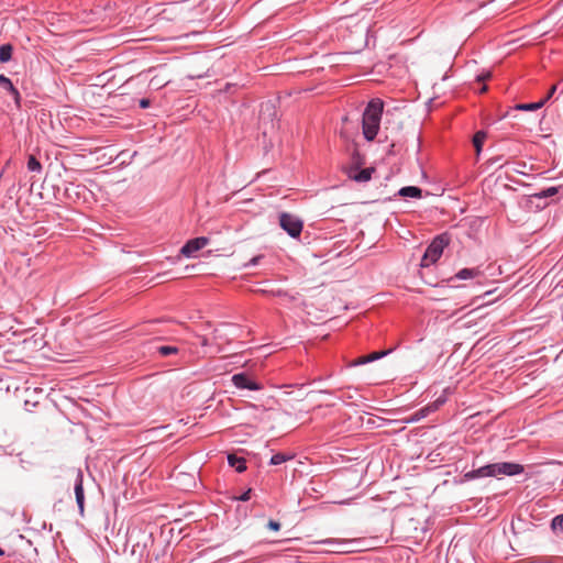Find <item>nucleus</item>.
<instances>
[{
  "label": "nucleus",
  "instance_id": "nucleus-1",
  "mask_svg": "<svg viewBox=\"0 0 563 563\" xmlns=\"http://www.w3.org/2000/svg\"><path fill=\"white\" fill-rule=\"evenodd\" d=\"M384 103L379 99L369 101L363 113V134L367 141H373L379 130Z\"/></svg>",
  "mask_w": 563,
  "mask_h": 563
},
{
  "label": "nucleus",
  "instance_id": "nucleus-2",
  "mask_svg": "<svg viewBox=\"0 0 563 563\" xmlns=\"http://www.w3.org/2000/svg\"><path fill=\"white\" fill-rule=\"evenodd\" d=\"M523 471V466L516 463H494L482 466L475 471L468 472L465 477H485V476H497V475H517Z\"/></svg>",
  "mask_w": 563,
  "mask_h": 563
},
{
  "label": "nucleus",
  "instance_id": "nucleus-3",
  "mask_svg": "<svg viewBox=\"0 0 563 563\" xmlns=\"http://www.w3.org/2000/svg\"><path fill=\"white\" fill-rule=\"evenodd\" d=\"M449 243L450 239L446 234H441L434 238L421 258V267H428L431 264H434L441 257L444 247L448 246Z\"/></svg>",
  "mask_w": 563,
  "mask_h": 563
},
{
  "label": "nucleus",
  "instance_id": "nucleus-4",
  "mask_svg": "<svg viewBox=\"0 0 563 563\" xmlns=\"http://www.w3.org/2000/svg\"><path fill=\"white\" fill-rule=\"evenodd\" d=\"M279 225L291 238H298L302 231V221L295 214L283 212L279 216Z\"/></svg>",
  "mask_w": 563,
  "mask_h": 563
},
{
  "label": "nucleus",
  "instance_id": "nucleus-5",
  "mask_svg": "<svg viewBox=\"0 0 563 563\" xmlns=\"http://www.w3.org/2000/svg\"><path fill=\"white\" fill-rule=\"evenodd\" d=\"M208 244L209 239L206 236L191 239L180 249V254L186 257H190L195 252H198Z\"/></svg>",
  "mask_w": 563,
  "mask_h": 563
},
{
  "label": "nucleus",
  "instance_id": "nucleus-6",
  "mask_svg": "<svg viewBox=\"0 0 563 563\" xmlns=\"http://www.w3.org/2000/svg\"><path fill=\"white\" fill-rule=\"evenodd\" d=\"M232 383L234 384L235 387L241 388V389L246 388L250 390H258L262 388L256 382L251 379L244 373H239V374L233 375Z\"/></svg>",
  "mask_w": 563,
  "mask_h": 563
},
{
  "label": "nucleus",
  "instance_id": "nucleus-7",
  "mask_svg": "<svg viewBox=\"0 0 563 563\" xmlns=\"http://www.w3.org/2000/svg\"><path fill=\"white\" fill-rule=\"evenodd\" d=\"M443 401L437 400L435 402L421 408L409 418L405 419V422L412 423L426 418L430 412L437 410Z\"/></svg>",
  "mask_w": 563,
  "mask_h": 563
},
{
  "label": "nucleus",
  "instance_id": "nucleus-8",
  "mask_svg": "<svg viewBox=\"0 0 563 563\" xmlns=\"http://www.w3.org/2000/svg\"><path fill=\"white\" fill-rule=\"evenodd\" d=\"M388 353H389V351L373 352L368 355L361 356V357H357V358L351 361L349 363V366L352 367V366L363 365V364L379 360L380 357L387 355Z\"/></svg>",
  "mask_w": 563,
  "mask_h": 563
},
{
  "label": "nucleus",
  "instance_id": "nucleus-9",
  "mask_svg": "<svg viewBox=\"0 0 563 563\" xmlns=\"http://www.w3.org/2000/svg\"><path fill=\"white\" fill-rule=\"evenodd\" d=\"M75 496L76 501L79 507V511L82 515L84 514V504H85V495H84V487H82V477L79 475L77 477L76 484H75Z\"/></svg>",
  "mask_w": 563,
  "mask_h": 563
},
{
  "label": "nucleus",
  "instance_id": "nucleus-10",
  "mask_svg": "<svg viewBox=\"0 0 563 563\" xmlns=\"http://www.w3.org/2000/svg\"><path fill=\"white\" fill-rule=\"evenodd\" d=\"M0 86L7 89L14 97L15 103L20 106V93L7 76L0 75Z\"/></svg>",
  "mask_w": 563,
  "mask_h": 563
},
{
  "label": "nucleus",
  "instance_id": "nucleus-11",
  "mask_svg": "<svg viewBox=\"0 0 563 563\" xmlns=\"http://www.w3.org/2000/svg\"><path fill=\"white\" fill-rule=\"evenodd\" d=\"M228 462H229V465L232 467H235V470L239 473H242L246 470L245 460L243 457H238L234 454H230L228 456Z\"/></svg>",
  "mask_w": 563,
  "mask_h": 563
},
{
  "label": "nucleus",
  "instance_id": "nucleus-12",
  "mask_svg": "<svg viewBox=\"0 0 563 563\" xmlns=\"http://www.w3.org/2000/svg\"><path fill=\"white\" fill-rule=\"evenodd\" d=\"M399 195L402 197L421 198L422 190L416 186H407V187H402L399 190Z\"/></svg>",
  "mask_w": 563,
  "mask_h": 563
},
{
  "label": "nucleus",
  "instance_id": "nucleus-13",
  "mask_svg": "<svg viewBox=\"0 0 563 563\" xmlns=\"http://www.w3.org/2000/svg\"><path fill=\"white\" fill-rule=\"evenodd\" d=\"M545 104V100H540L538 102H531V103H518L515 106L516 110L520 111H536L541 109Z\"/></svg>",
  "mask_w": 563,
  "mask_h": 563
},
{
  "label": "nucleus",
  "instance_id": "nucleus-14",
  "mask_svg": "<svg viewBox=\"0 0 563 563\" xmlns=\"http://www.w3.org/2000/svg\"><path fill=\"white\" fill-rule=\"evenodd\" d=\"M168 82H169V79L167 78V76L155 75L151 79L150 86L155 88V89H161L164 86H166Z\"/></svg>",
  "mask_w": 563,
  "mask_h": 563
},
{
  "label": "nucleus",
  "instance_id": "nucleus-15",
  "mask_svg": "<svg viewBox=\"0 0 563 563\" xmlns=\"http://www.w3.org/2000/svg\"><path fill=\"white\" fill-rule=\"evenodd\" d=\"M485 139H486V133L484 131H478L475 133V135L473 137V145H474L477 154L481 153Z\"/></svg>",
  "mask_w": 563,
  "mask_h": 563
},
{
  "label": "nucleus",
  "instance_id": "nucleus-16",
  "mask_svg": "<svg viewBox=\"0 0 563 563\" xmlns=\"http://www.w3.org/2000/svg\"><path fill=\"white\" fill-rule=\"evenodd\" d=\"M373 168H364L357 174L353 175L352 178L356 181H368L372 178Z\"/></svg>",
  "mask_w": 563,
  "mask_h": 563
},
{
  "label": "nucleus",
  "instance_id": "nucleus-17",
  "mask_svg": "<svg viewBox=\"0 0 563 563\" xmlns=\"http://www.w3.org/2000/svg\"><path fill=\"white\" fill-rule=\"evenodd\" d=\"M12 46L10 44H4L0 46V62L7 63L11 59L12 56Z\"/></svg>",
  "mask_w": 563,
  "mask_h": 563
},
{
  "label": "nucleus",
  "instance_id": "nucleus-18",
  "mask_svg": "<svg viewBox=\"0 0 563 563\" xmlns=\"http://www.w3.org/2000/svg\"><path fill=\"white\" fill-rule=\"evenodd\" d=\"M478 274V271L476 269H473V268H463L461 269L457 274H456V277L459 279H468V278H473L475 276H477Z\"/></svg>",
  "mask_w": 563,
  "mask_h": 563
},
{
  "label": "nucleus",
  "instance_id": "nucleus-19",
  "mask_svg": "<svg viewBox=\"0 0 563 563\" xmlns=\"http://www.w3.org/2000/svg\"><path fill=\"white\" fill-rule=\"evenodd\" d=\"M324 542L328 544L335 545V548L333 550L335 552H349V550H345V548H344L347 544V542L344 540L330 539Z\"/></svg>",
  "mask_w": 563,
  "mask_h": 563
},
{
  "label": "nucleus",
  "instance_id": "nucleus-20",
  "mask_svg": "<svg viewBox=\"0 0 563 563\" xmlns=\"http://www.w3.org/2000/svg\"><path fill=\"white\" fill-rule=\"evenodd\" d=\"M291 459H292L291 455H287L285 453H277V454L272 456L271 464L272 465H279V464L285 463V462H287V461H289Z\"/></svg>",
  "mask_w": 563,
  "mask_h": 563
},
{
  "label": "nucleus",
  "instance_id": "nucleus-21",
  "mask_svg": "<svg viewBox=\"0 0 563 563\" xmlns=\"http://www.w3.org/2000/svg\"><path fill=\"white\" fill-rule=\"evenodd\" d=\"M27 168L31 172H41L42 165L41 163L35 158V156L31 155L27 161Z\"/></svg>",
  "mask_w": 563,
  "mask_h": 563
},
{
  "label": "nucleus",
  "instance_id": "nucleus-22",
  "mask_svg": "<svg viewBox=\"0 0 563 563\" xmlns=\"http://www.w3.org/2000/svg\"><path fill=\"white\" fill-rule=\"evenodd\" d=\"M558 192H559L558 187H550L548 189L542 190L539 194H536L534 196L538 198H548V197H552V196L556 195Z\"/></svg>",
  "mask_w": 563,
  "mask_h": 563
},
{
  "label": "nucleus",
  "instance_id": "nucleus-23",
  "mask_svg": "<svg viewBox=\"0 0 563 563\" xmlns=\"http://www.w3.org/2000/svg\"><path fill=\"white\" fill-rule=\"evenodd\" d=\"M158 353L162 356H168V355H172V354H177L178 353V349L176 346H168V345L159 346L158 347Z\"/></svg>",
  "mask_w": 563,
  "mask_h": 563
},
{
  "label": "nucleus",
  "instance_id": "nucleus-24",
  "mask_svg": "<svg viewBox=\"0 0 563 563\" xmlns=\"http://www.w3.org/2000/svg\"><path fill=\"white\" fill-rule=\"evenodd\" d=\"M551 527L553 531L562 530L563 529V515L555 516L552 519Z\"/></svg>",
  "mask_w": 563,
  "mask_h": 563
},
{
  "label": "nucleus",
  "instance_id": "nucleus-25",
  "mask_svg": "<svg viewBox=\"0 0 563 563\" xmlns=\"http://www.w3.org/2000/svg\"><path fill=\"white\" fill-rule=\"evenodd\" d=\"M267 527L273 531H278L280 529V523L275 520H269Z\"/></svg>",
  "mask_w": 563,
  "mask_h": 563
},
{
  "label": "nucleus",
  "instance_id": "nucleus-26",
  "mask_svg": "<svg viewBox=\"0 0 563 563\" xmlns=\"http://www.w3.org/2000/svg\"><path fill=\"white\" fill-rule=\"evenodd\" d=\"M556 88H558V86H556V85H553V86L550 88V90H549V92L547 93V96H545L542 100H545V102H547L550 98H552V96H553V95L555 93V91H556Z\"/></svg>",
  "mask_w": 563,
  "mask_h": 563
},
{
  "label": "nucleus",
  "instance_id": "nucleus-27",
  "mask_svg": "<svg viewBox=\"0 0 563 563\" xmlns=\"http://www.w3.org/2000/svg\"><path fill=\"white\" fill-rule=\"evenodd\" d=\"M490 76H492L490 71H487V73H484V74L477 76L476 79H477V81H485V80L489 79Z\"/></svg>",
  "mask_w": 563,
  "mask_h": 563
},
{
  "label": "nucleus",
  "instance_id": "nucleus-28",
  "mask_svg": "<svg viewBox=\"0 0 563 563\" xmlns=\"http://www.w3.org/2000/svg\"><path fill=\"white\" fill-rule=\"evenodd\" d=\"M150 103H151L150 99L144 98V99L140 100V107L143 109L150 107Z\"/></svg>",
  "mask_w": 563,
  "mask_h": 563
},
{
  "label": "nucleus",
  "instance_id": "nucleus-29",
  "mask_svg": "<svg viewBox=\"0 0 563 563\" xmlns=\"http://www.w3.org/2000/svg\"><path fill=\"white\" fill-rule=\"evenodd\" d=\"M251 489H249L247 492H245L239 499L242 500V501H246L251 498Z\"/></svg>",
  "mask_w": 563,
  "mask_h": 563
},
{
  "label": "nucleus",
  "instance_id": "nucleus-30",
  "mask_svg": "<svg viewBox=\"0 0 563 563\" xmlns=\"http://www.w3.org/2000/svg\"><path fill=\"white\" fill-rule=\"evenodd\" d=\"M222 338H223V335L220 333V331H219V330H214V331H213V339H214V340H220V339H222Z\"/></svg>",
  "mask_w": 563,
  "mask_h": 563
},
{
  "label": "nucleus",
  "instance_id": "nucleus-31",
  "mask_svg": "<svg viewBox=\"0 0 563 563\" xmlns=\"http://www.w3.org/2000/svg\"><path fill=\"white\" fill-rule=\"evenodd\" d=\"M258 260H260V256H255L251 260L250 264L255 265V264H257Z\"/></svg>",
  "mask_w": 563,
  "mask_h": 563
},
{
  "label": "nucleus",
  "instance_id": "nucleus-32",
  "mask_svg": "<svg viewBox=\"0 0 563 563\" xmlns=\"http://www.w3.org/2000/svg\"><path fill=\"white\" fill-rule=\"evenodd\" d=\"M200 343H201V345L206 346V345H208L209 342H208L207 338L201 336V342Z\"/></svg>",
  "mask_w": 563,
  "mask_h": 563
},
{
  "label": "nucleus",
  "instance_id": "nucleus-33",
  "mask_svg": "<svg viewBox=\"0 0 563 563\" xmlns=\"http://www.w3.org/2000/svg\"><path fill=\"white\" fill-rule=\"evenodd\" d=\"M487 91V86L484 85L481 89H479V92L483 93V92H486Z\"/></svg>",
  "mask_w": 563,
  "mask_h": 563
},
{
  "label": "nucleus",
  "instance_id": "nucleus-34",
  "mask_svg": "<svg viewBox=\"0 0 563 563\" xmlns=\"http://www.w3.org/2000/svg\"><path fill=\"white\" fill-rule=\"evenodd\" d=\"M4 551L0 548V555H3Z\"/></svg>",
  "mask_w": 563,
  "mask_h": 563
}]
</instances>
